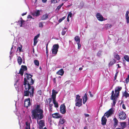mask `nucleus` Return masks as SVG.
I'll list each match as a JSON object with an SVG mask.
<instances>
[{
  "label": "nucleus",
  "instance_id": "obj_1",
  "mask_svg": "<svg viewBox=\"0 0 129 129\" xmlns=\"http://www.w3.org/2000/svg\"><path fill=\"white\" fill-rule=\"evenodd\" d=\"M25 75L23 85L24 86L25 90L24 91L23 95L29 96L30 95V96L31 98L33 96L35 90L33 86H31L34 83L32 78L33 75L27 73H25Z\"/></svg>",
  "mask_w": 129,
  "mask_h": 129
},
{
  "label": "nucleus",
  "instance_id": "obj_2",
  "mask_svg": "<svg viewBox=\"0 0 129 129\" xmlns=\"http://www.w3.org/2000/svg\"><path fill=\"white\" fill-rule=\"evenodd\" d=\"M43 112V110L40 109V105H37L35 108L31 111L32 119H37L38 122V120H41L44 117Z\"/></svg>",
  "mask_w": 129,
  "mask_h": 129
},
{
  "label": "nucleus",
  "instance_id": "obj_3",
  "mask_svg": "<svg viewBox=\"0 0 129 129\" xmlns=\"http://www.w3.org/2000/svg\"><path fill=\"white\" fill-rule=\"evenodd\" d=\"M121 87L118 86L116 87L115 90V93H114V91L112 90V94L110 97V99L113 101L112 106H115L116 104V98L119 95V91L122 89Z\"/></svg>",
  "mask_w": 129,
  "mask_h": 129
},
{
  "label": "nucleus",
  "instance_id": "obj_4",
  "mask_svg": "<svg viewBox=\"0 0 129 129\" xmlns=\"http://www.w3.org/2000/svg\"><path fill=\"white\" fill-rule=\"evenodd\" d=\"M59 47L58 44L54 45L53 46V48L52 49V54L55 55H56L57 53Z\"/></svg>",
  "mask_w": 129,
  "mask_h": 129
},
{
  "label": "nucleus",
  "instance_id": "obj_5",
  "mask_svg": "<svg viewBox=\"0 0 129 129\" xmlns=\"http://www.w3.org/2000/svg\"><path fill=\"white\" fill-rule=\"evenodd\" d=\"M114 112V110L113 109L111 108L104 114V116H105L108 118L113 114Z\"/></svg>",
  "mask_w": 129,
  "mask_h": 129
},
{
  "label": "nucleus",
  "instance_id": "obj_6",
  "mask_svg": "<svg viewBox=\"0 0 129 129\" xmlns=\"http://www.w3.org/2000/svg\"><path fill=\"white\" fill-rule=\"evenodd\" d=\"M119 118L120 119L124 120L126 117V116L125 113L123 111H120L118 114Z\"/></svg>",
  "mask_w": 129,
  "mask_h": 129
},
{
  "label": "nucleus",
  "instance_id": "obj_7",
  "mask_svg": "<svg viewBox=\"0 0 129 129\" xmlns=\"http://www.w3.org/2000/svg\"><path fill=\"white\" fill-rule=\"evenodd\" d=\"M60 111L62 114H64L66 113V107L64 104H61L60 107Z\"/></svg>",
  "mask_w": 129,
  "mask_h": 129
},
{
  "label": "nucleus",
  "instance_id": "obj_8",
  "mask_svg": "<svg viewBox=\"0 0 129 129\" xmlns=\"http://www.w3.org/2000/svg\"><path fill=\"white\" fill-rule=\"evenodd\" d=\"M30 99L29 98H28L25 99L24 105L25 107L27 108L30 106Z\"/></svg>",
  "mask_w": 129,
  "mask_h": 129
},
{
  "label": "nucleus",
  "instance_id": "obj_9",
  "mask_svg": "<svg viewBox=\"0 0 129 129\" xmlns=\"http://www.w3.org/2000/svg\"><path fill=\"white\" fill-rule=\"evenodd\" d=\"M39 128L40 129H42L43 127L45 126V121L43 120H40L39 122Z\"/></svg>",
  "mask_w": 129,
  "mask_h": 129
},
{
  "label": "nucleus",
  "instance_id": "obj_10",
  "mask_svg": "<svg viewBox=\"0 0 129 129\" xmlns=\"http://www.w3.org/2000/svg\"><path fill=\"white\" fill-rule=\"evenodd\" d=\"M96 17L97 19L100 21H102L104 20V18L99 13H97Z\"/></svg>",
  "mask_w": 129,
  "mask_h": 129
},
{
  "label": "nucleus",
  "instance_id": "obj_11",
  "mask_svg": "<svg viewBox=\"0 0 129 129\" xmlns=\"http://www.w3.org/2000/svg\"><path fill=\"white\" fill-rule=\"evenodd\" d=\"M104 116V115L102 117L101 119V124L103 126L105 125L106 123L107 120Z\"/></svg>",
  "mask_w": 129,
  "mask_h": 129
},
{
  "label": "nucleus",
  "instance_id": "obj_12",
  "mask_svg": "<svg viewBox=\"0 0 129 129\" xmlns=\"http://www.w3.org/2000/svg\"><path fill=\"white\" fill-rule=\"evenodd\" d=\"M52 116L53 118H59L62 117L58 113H56L53 114Z\"/></svg>",
  "mask_w": 129,
  "mask_h": 129
},
{
  "label": "nucleus",
  "instance_id": "obj_13",
  "mask_svg": "<svg viewBox=\"0 0 129 129\" xmlns=\"http://www.w3.org/2000/svg\"><path fill=\"white\" fill-rule=\"evenodd\" d=\"M40 35V34H38L37 35L35 36V37H34V46L36 45L37 43L38 42L37 39L39 37Z\"/></svg>",
  "mask_w": 129,
  "mask_h": 129
},
{
  "label": "nucleus",
  "instance_id": "obj_14",
  "mask_svg": "<svg viewBox=\"0 0 129 129\" xmlns=\"http://www.w3.org/2000/svg\"><path fill=\"white\" fill-rule=\"evenodd\" d=\"M83 102L84 104H85L86 102L87 101V94L86 93H85L83 98Z\"/></svg>",
  "mask_w": 129,
  "mask_h": 129
},
{
  "label": "nucleus",
  "instance_id": "obj_15",
  "mask_svg": "<svg viewBox=\"0 0 129 129\" xmlns=\"http://www.w3.org/2000/svg\"><path fill=\"white\" fill-rule=\"evenodd\" d=\"M59 123V124H62L66 122V120L62 118H60Z\"/></svg>",
  "mask_w": 129,
  "mask_h": 129
},
{
  "label": "nucleus",
  "instance_id": "obj_16",
  "mask_svg": "<svg viewBox=\"0 0 129 129\" xmlns=\"http://www.w3.org/2000/svg\"><path fill=\"white\" fill-rule=\"evenodd\" d=\"M64 73V71L62 69H61L56 72L57 74L62 76Z\"/></svg>",
  "mask_w": 129,
  "mask_h": 129
},
{
  "label": "nucleus",
  "instance_id": "obj_17",
  "mask_svg": "<svg viewBox=\"0 0 129 129\" xmlns=\"http://www.w3.org/2000/svg\"><path fill=\"white\" fill-rule=\"evenodd\" d=\"M116 61L114 59H112L111 61L109 63L108 65L109 67L111 66L116 62Z\"/></svg>",
  "mask_w": 129,
  "mask_h": 129
},
{
  "label": "nucleus",
  "instance_id": "obj_18",
  "mask_svg": "<svg viewBox=\"0 0 129 129\" xmlns=\"http://www.w3.org/2000/svg\"><path fill=\"white\" fill-rule=\"evenodd\" d=\"M49 14L47 13L43 15L41 17V20H44L48 18Z\"/></svg>",
  "mask_w": 129,
  "mask_h": 129
},
{
  "label": "nucleus",
  "instance_id": "obj_19",
  "mask_svg": "<svg viewBox=\"0 0 129 129\" xmlns=\"http://www.w3.org/2000/svg\"><path fill=\"white\" fill-rule=\"evenodd\" d=\"M120 125L121 127V129H123L126 126V123L125 122H121L120 123Z\"/></svg>",
  "mask_w": 129,
  "mask_h": 129
},
{
  "label": "nucleus",
  "instance_id": "obj_20",
  "mask_svg": "<svg viewBox=\"0 0 129 129\" xmlns=\"http://www.w3.org/2000/svg\"><path fill=\"white\" fill-rule=\"evenodd\" d=\"M128 13L129 12L128 11H127L126 12L125 14V17L127 23H129V17L128 16Z\"/></svg>",
  "mask_w": 129,
  "mask_h": 129
},
{
  "label": "nucleus",
  "instance_id": "obj_21",
  "mask_svg": "<svg viewBox=\"0 0 129 129\" xmlns=\"http://www.w3.org/2000/svg\"><path fill=\"white\" fill-rule=\"evenodd\" d=\"M74 40L77 43H79L80 42V38L78 36H76L74 38Z\"/></svg>",
  "mask_w": 129,
  "mask_h": 129
},
{
  "label": "nucleus",
  "instance_id": "obj_22",
  "mask_svg": "<svg viewBox=\"0 0 129 129\" xmlns=\"http://www.w3.org/2000/svg\"><path fill=\"white\" fill-rule=\"evenodd\" d=\"M42 11V10H37L36 12H35L34 14L35 16L36 17L39 16L40 14V11L41 12Z\"/></svg>",
  "mask_w": 129,
  "mask_h": 129
},
{
  "label": "nucleus",
  "instance_id": "obj_23",
  "mask_svg": "<svg viewBox=\"0 0 129 129\" xmlns=\"http://www.w3.org/2000/svg\"><path fill=\"white\" fill-rule=\"evenodd\" d=\"M17 61L19 65H20L22 63V59L20 56H18L17 59Z\"/></svg>",
  "mask_w": 129,
  "mask_h": 129
},
{
  "label": "nucleus",
  "instance_id": "obj_24",
  "mask_svg": "<svg viewBox=\"0 0 129 129\" xmlns=\"http://www.w3.org/2000/svg\"><path fill=\"white\" fill-rule=\"evenodd\" d=\"M113 120L114 121V125L115 127H116L118 125V121L116 118H114Z\"/></svg>",
  "mask_w": 129,
  "mask_h": 129
},
{
  "label": "nucleus",
  "instance_id": "obj_25",
  "mask_svg": "<svg viewBox=\"0 0 129 129\" xmlns=\"http://www.w3.org/2000/svg\"><path fill=\"white\" fill-rule=\"evenodd\" d=\"M114 56L115 58L118 60H119L120 59L119 56L117 53H114Z\"/></svg>",
  "mask_w": 129,
  "mask_h": 129
},
{
  "label": "nucleus",
  "instance_id": "obj_26",
  "mask_svg": "<svg viewBox=\"0 0 129 129\" xmlns=\"http://www.w3.org/2000/svg\"><path fill=\"white\" fill-rule=\"evenodd\" d=\"M34 63L35 64L38 66L39 65V61L37 60H34Z\"/></svg>",
  "mask_w": 129,
  "mask_h": 129
},
{
  "label": "nucleus",
  "instance_id": "obj_27",
  "mask_svg": "<svg viewBox=\"0 0 129 129\" xmlns=\"http://www.w3.org/2000/svg\"><path fill=\"white\" fill-rule=\"evenodd\" d=\"M53 103L54 104V107L55 108H57L58 107V103L56 101V100L53 101Z\"/></svg>",
  "mask_w": 129,
  "mask_h": 129
},
{
  "label": "nucleus",
  "instance_id": "obj_28",
  "mask_svg": "<svg viewBox=\"0 0 129 129\" xmlns=\"http://www.w3.org/2000/svg\"><path fill=\"white\" fill-rule=\"evenodd\" d=\"M123 95L126 98L129 96V94L126 91H124Z\"/></svg>",
  "mask_w": 129,
  "mask_h": 129
},
{
  "label": "nucleus",
  "instance_id": "obj_29",
  "mask_svg": "<svg viewBox=\"0 0 129 129\" xmlns=\"http://www.w3.org/2000/svg\"><path fill=\"white\" fill-rule=\"evenodd\" d=\"M81 101V99H80V96L78 95H76L75 101Z\"/></svg>",
  "mask_w": 129,
  "mask_h": 129
},
{
  "label": "nucleus",
  "instance_id": "obj_30",
  "mask_svg": "<svg viewBox=\"0 0 129 129\" xmlns=\"http://www.w3.org/2000/svg\"><path fill=\"white\" fill-rule=\"evenodd\" d=\"M56 95L52 94L51 95L52 99L53 101L56 100Z\"/></svg>",
  "mask_w": 129,
  "mask_h": 129
},
{
  "label": "nucleus",
  "instance_id": "obj_31",
  "mask_svg": "<svg viewBox=\"0 0 129 129\" xmlns=\"http://www.w3.org/2000/svg\"><path fill=\"white\" fill-rule=\"evenodd\" d=\"M19 22H20L21 24H22V25L25 23V21L23 20L22 18H20V20H19Z\"/></svg>",
  "mask_w": 129,
  "mask_h": 129
},
{
  "label": "nucleus",
  "instance_id": "obj_32",
  "mask_svg": "<svg viewBox=\"0 0 129 129\" xmlns=\"http://www.w3.org/2000/svg\"><path fill=\"white\" fill-rule=\"evenodd\" d=\"M24 71H25L27 70V67L25 66L22 65L21 68Z\"/></svg>",
  "mask_w": 129,
  "mask_h": 129
},
{
  "label": "nucleus",
  "instance_id": "obj_33",
  "mask_svg": "<svg viewBox=\"0 0 129 129\" xmlns=\"http://www.w3.org/2000/svg\"><path fill=\"white\" fill-rule=\"evenodd\" d=\"M75 105L76 106L80 107L81 106V101H76Z\"/></svg>",
  "mask_w": 129,
  "mask_h": 129
},
{
  "label": "nucleus",
  "instance_id": "obj_34",
  "mask_svg": "<svg viewBox=\"0 0 129 129\" xmlns=\"http://www.w3.org/2000/svg\"><path fill=\"white\" fill-rule=\"evenodd\" d=\"M124 59L127 62H129V57L127 55H126L124 56Z\"/></svg>",
  "mask_w": 129,
  "mask_h": 129
},
{
  "label": "nucleus",
  "instance_id": "obj_35",
  "mask_svg": "<svg viewBox=\"0 0 129 129\" xmlns=\"http://www.w3.org/2000/svg\"><path fill=\"white\" fill-rule=\"evenodd\" d=\"M25 124L26 125L25 127H27L28 128V129H30V124L28 121H26L25 122Z\"/></svg>",
  "mask_w": 129,
  "mask_h": 129
},
{
  "label": "nucleus",
  "instance_id": "obj_36",
  "mask_svg": "<svg viewBox=\"0 0 129 129\" xmlns=\"http://www.w3.org/2000/svg\"><path fill=\"white\" fill-rule=\"evenodd\" d=\"M24 72L23 70L21 68L19 71V74H21V76H22L24 73Z\"/></svg>",
  "mask_w": 129,
  "mask_h": 129
},
{
  "label": "nucleus",
  "instance_id": "obj_37",
  "mask_svg": "<svg viewBox=\"0 0 129 129\" xmlns=\"http://www.w3.org/2000/svg\"><path fill=\"white\" fill-rule=\"evenodd\" d=\"M63 5V4L62 3L60 5L58 6L56 9V10H57L58 11L61 8V7Z\"/></svg>",
  "mask_w": 129,
  "mask_h": 129
},
{
  "label": "nucleus",
  "instance_id": "obj_38",
  "mask_svg": "<svg viewBox=\"0 0 129 129\" xmlns=\"http://www.w3.org/2000/svg\"><path fill=\"white\" fill-rule=\"evenodd\" d=\"M60 0H52L51 3H56L59 2Z\"/></svg>",
  "mask_w": 129,
  "mask_h": 129
},
{
  "label": "nucleus",
  "instance_id": "obj_39",
  "mask_svg": "<svg viewBox=\"0 0 129 129\" xmlns=\"http://www.w3.org/2000/svg\"><path fill=\"white\" fill-rule=\"evenodd\" d=\"M66 16H65L63 17L62 18L59 19L58 21L59 22H61L63 20H64L66 18Z\"/></svg>",
  "mask_w": 129,
  "mask_h": 129
},
{
  "label": "nucleus",
  "instance_id": "obj_40",
  "mask_svg": "<svg viewBox=\"0 0 129 129\" xmlns=\"http://www.w3.org/2000/svg\"><path fill=\"white\" fill-rule=\"evenodd\" d=\"M106 26H107V29L110 28L112 26V25L110 24H107L106 25Z\"/></svg>",
  "mask_w": 129,
  "mask_h": 129
},
{
  "label": "nucleus",
  "instance_id": "obj_41",
  "mask_svg": "<svg viewBox=\"0 0 129 129\" xmlns=\"http://www.w3.org/2000/svg\"><path fill=\"white\" fill-rule=\"evenodd\" d=\"M58 93V92L56 91L54 89H53L52 90V94H55L56 95Z\"/></svg>",
  "mask_w": 129,
  "mask_h": 129
},
{
  "label": "nucleus",
  "instance_id": "obj_42",
  "mask_svg": "<svg viewBox=\"0 0 129 129\" xmlns=\"http://www.w3.org/2000/svg\"><path fill=\"white\" fill-rule=\"evenodd\" d=\"M126 83H127L129 81V75H128L127 77L125 79Z\"/></svg>",
  "mask_w": 129,
  "mask_h": 129
},
{
  "label": "nucleus",
  "instance_id": "obj_43",
  "mask_svg": "<svg viewBox=\"0 0 129 129\" xmlns=\"http://www.w3.org/2000/svg\"><path fill=\"white\" fill-rule=\"evenodd\" d=\"M102 51H99L97 53V55L98 56H100L101 54Z\"/></svg>",
  "mask_w": 129,
  "mask_h": 129
},
{
  "label": "nucleus",
  "instance_id": "obj_44",
  "mask_svg": "<svg viewBox=\"0 0 129 129\" xmlns=\"http://www.w3.org/2000/svg\"><path fill=\"white\" fill-rule=\"evenodd\" d=\"M118 72H117L116 73V74L115 75V76L114 77V80H115L116 79L117 75L118 74Z\"/></svg>",
  "mask_w": 129,
  "mask_h": 129
},
{
  "label": "nucleus",
  "instance_id": "obj_45",
  "mask_svg": "<svg viewBox=\"0 0 129 129\" xmlns=\"http://www.w3.org/2000/svg\"><path fill=\"white\" fill-rule=\"evenodd\" d=\"M43 26L42 22H41L39 24V26L40 27L42 28Z\"/></svg>",
  "mask_w": 129,
  "mask_h": 129
},
{
  "label": "nucleus",
  "instance_id": "obj_46",
  "mask_svg": "<svg viewBox=\"0 0 129 129\" xmlns=\"http://www.w3.org/2000/svg\"><path fill=\"white\" fill-rule=\"evenodd\" d=\"M22 49V46L21 45L20 47H18L17 48V49H18L19 52H20L21 51Z\"/></svg>",
  "mask_w": 129,
  "mask_h": 129
},
{
  "label": "nucleus",
  "instance_id": "obj_47",
  "mask_svg": "<svg viewBox=\"0 0 129 129\" xmlns=\"http://www.w3.org/2000/svg\"><path fill=\"white\" fill-rule=\"evenodd\" d=\"M38 93L39 95H41L42 94V91L41 90H39L38 91Z\"/></svg>",
  "mask_w": 129,
  "mask_h": 129
},
{
  "label": "nucleus",
  "instance_id": "obj_48",
  "mask_svg": "<svg viewBox=\"0 0 129 129\" xmlns=\"http://www.w3.org/2000/svg\"><path fill=\"white\" fill-rule=\"evenodd\" d=\"M48 121L50 122H51L52 121V119H51V117H50L48 118Z\"/></svg>",
  "mask_w": 129,
  "mask_h": 129
},
{
  "label": "nucleus",
  "instance_id": "obj_49",
  "mask_svg": "<svg viewBox=\"0 0 129 129\" xmlns=\"http://www.w3.org/2000/svg\"><path fill=\"white\" fill-rule=\"evenodd\" d=\"M52 98H51L48 99V101L49 104L50 103H51L52 101Z\"/></svg>",
  "mask_w": 129,
  "mask_h": 129
},
{
  "label": "nucleus",
  "instance_id": "obj_50",
  "mask_svg": "<svg viewBox=\"0 0 129 129\" xmlns=\"http://www.w3.org/2000/svg\"><path fill=\"white\" fill-rule=\"evenodd\" d=\"M66 33V31H65L64 30H63L62 32V35H64Z\"/></svg>",
  "mask_w": 129,
  "mask_h": 129
},
{
  "label": "nucleus",
  "instance_id": "obj_51",
  "mask_svg": "<svg viewBox=\"0 0 129 129\" xmlns=\"http://www.w3.org/2000/svg\"><path fill=\"white\" fill-rule=\"evenodd\" d=\"M72 13L71 12H70L69 14H68V17H71L72 16Z\"/></svg>",
  "mask_w": 129,
  "mask_h": 129
},
{
  "label": "nucleus",
  "instance_id": "obj_52",
  "mask_svg": "<svg viewBox=\"0 0 129 129\" xmlns=\"http://www.w3.org/2000/svg\"><path fill=\"white\" fill-rule=\"evenodd\" d=\"M27 18L28 19L29 18H32L33 19H34V18H33L30 15H28L27 17Z\"/></svg>",
  "mask_w": 129,
  "mask_h": 129
},
{
  "label": "nucleus",
  "instance_id": "obj_53",
  "mask_svg": "<svg viewBox=\"0 0 129 129\" xmlns=\"http://www.w3.org/2000/svg\"><path fill=\"white\" fill-rule=\"evenodd\" d=\"M122 107L123 109H126V108L125 106L124 105V104H123L122 105Z\"/></svg>",
  "mask_w": 129,
  "mask_h": 129
},
{
  "label": "nucleus",
  "instance_id": "obj_54",
  "mask_svg": "<svg viewBox=\"0 0 129 129\" xmlns=\"http://www.w3.org/2000/svg\"><path fill=\"white\" fill-rule=\"evenodd\" d=\"M78 45V49H79L81 47V44L79 43H77Z\"/></svg>",
  "mask_w": 129,
  "mask_h": 129
},
{
  "label": "nucleus",
  "instance_id": "obj_55",
  "mask_svg": "<svg viewBox=\"0 0 129 129\" xmlns=\"http://www.w3.org/2000/svg\"><path fill=\"white\" fill-rule=\"evenodd\" d=\"M18 24L21 27H22V24H21V23L20 22H19V20L18 21Z\"/></svg>",
  "mask_w": 129,
  "mask_h": 129
},
{
  "label": "nucleus",
  "instance_id": "obj_56",
  "mask_svg": "<svg viewBox=\"0 0 129 129\" xmlns=\"http://www.w3.org/2000/svg\"><path fill=\"white\" fill-rule=\"evenodd\" d=\"M89 93L90 96L91 97H92L93 96L92 94L91 93V92L90 91H89Z\"/></svg>",
  "mask_w": 129,
  "mask_h": 129
},
{
  "label": "nucleus",
  "instance_id": "obj_57",
  "mask_svg": "<svg viewBox=\"0 0 129 129\" xmlns=\"http://www.w3.org/2000/svg\"><path fill=\"white\" fill-rule=\"evenodd\" d=\"M85 117H88L89 116V115L87 114H84Z\"/></svg>",
  "mask_w": 129,
  "mask_h": 129
},
{
  "label": "nucleus",
  "instance_id": "obj_58",
  "mask_svg": "<svg viewBox=\"0 0 129 129\" xmlns=\"http://www.w3.org/2000/svg\"><path fill=\"white\" fill-rule=\"evenodd\" d=\"M27 13V12H25V13H23L21 15L22 16H24V15H26V14Z\"/></svg>",
  "mask_w": 129,
  "mask_h": 129
},
{
  "label": "nucleus",
  "instance_id": "obj_59",
  "mask_svg": "<svg viewBox=\"0 0 129 129\" xmlns=\"http://www.w3.org/2000/svg\"><path fill=\"white\" fill-rule=\"evenodd\" d=\"M53 82L54 83H56V79L55 78H53Z\"/></svg>",
  "mask_w": 129,
  "mask_h": 129
},
{
  "label": "nucleus",
  "instance_id": "obj_60",
  "mask_svg": "<svg viewBox=\"0 0 129 129\" xmlns=\"http://www.w3.org/2000/svg\"><path fill=\"white\" fill-rule=\"evenodd\" d=\"M49 104V106H50V107H52V106H53V104H52L50 103Z\"/></svg>",
  "mask_w": 129,
  "mask_h": 129
},
{
  "label": "nucleus",
  "instance_id": "obj_61",
  "mask_svg": "<svg viewBox=\"0 0 129 129\" xmlns=\"http://www.w3.org/2000/svg\"><path fill=\"white\" fill-rule=\"evenodd\" d=\"M46 55H47V56H48V50H46Z\"/></svg>",
  "mask_w": 129,
  "mask_h": 129
},
{
  "label": "nucleus",
  "instance_id": "obj_62",
  "mask_svg": "<svg viewBox=\"0 0 129 129\" xmlns=\"http://www.w3.org/2000/svg\"><path fill=\"white\" fill-rule=\"evenodd\" d=\"M42 1L43 2L45 3L46 2L47 0H42Z\"/></svg>",
  "mask_w": 129,
  "mask_h": 129
},
{
  "label": "nucleus",
  "instance_id": "obj_63",
  "mask_svg": "<svg viewBox=\"0 0 129 129\" xmlns=\"http://www.w3.org/2000/svg\"><path fill=\"white\" fill-rule=\"evenodd\" d=\"M52 107H50L49 111H52Z\"/></svg>",
  "mask_w": 129,
  "mask_h": 129
},
{
  "label": "nucleus",
  "instance_id": "obj_64",
  "mask_svg": "<svg viewBox=\"0 0 129 129\" xmlns=\"http://www.w3.org/2000/svg\"><path fill=\"white\" fill-rule=\"evenodd\" d=\"M117 66H118V68H121V66H119V64H117Z\"/></svg>",
  "mask_w": 129,
  "mask_h": 129
}]
</instances>
